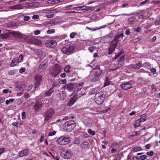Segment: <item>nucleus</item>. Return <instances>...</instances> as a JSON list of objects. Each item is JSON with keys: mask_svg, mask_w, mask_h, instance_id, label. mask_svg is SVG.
<instances>
[{"mask_svg": "<svg viewBox=\"0 0 160 160\" xmlns=\"http://www.w3.org/2000/svg\"><path fill=\"white\" fill-rule=\"evenodd\" d=\"M61 156L66 159H69L72 158L73 153L71 150L67 149L63 151L61 153Z\"/></svg>", "mask_w": 160, "mask_h": 160, "instance_id": "7", "label": "nucleus"}, {"mask_svg": "<svg viewBox=\"0 0 160 160\" xmlns=\"http://www.w3.org/2000/svg\"><path fill=\"white\" fill-rule=\"evenodd\" d=\"M88 132L92 136L94 135L96 133L94 131H92L90 129L88 130Z\"/></svg>", "mask_w": 160, "mask_h": 160, "instance_id": "37", "label": "nucleus"}, {"mask_svg": "<svg viewBox=\"0 0 160 160\" xmlns=\"http://www.w3.org/2000/svg\"><path fill=\"white\" fill-rule=\"evenodd\" d=\"M48 67V64L44 62L41 63L39 66L38 71L39 72H41L45 70Z\"/></svg>", "mask_w": 160, "mask_h": 160, "instance_id": "16", "label": "nucleus"}, {"mask_svg": "<svg viewBox=\"0 0 160 160\" xmlns=\"http://www.w3.org/2000/svg\"><path fill=\"white\" fill-rule=\"evenodd\" d=\"M23 8V6L20 4L19 5H14L12 7H11V9H22Z\"/></svg>", "mask_w": 160, "mask_h": 160, "instance_id": "28", "label": "nucleus"}, {"mask_svg": "<svg viewBox=\"0 0 160 160\" xmlns=\"http://www.w3.org/2000/svg\"><path fill=\"white\" fill-rule=\"evenodd\" d=\"M39 16L38 15L36 14L33 15L32 16V19H38L39 18Z\"/></svg>", "mask_w": 160, "mask_h": 160, "instance_id": "57", "label": "nucleus"}, {"mask_svg": "<svg viewBox=\"0 0 160 160\" xmlns=\"http://www.w3.org/2000/svg\"><path fill=\"white\" fill-rule=\"evenodd\" d=\"M25 40L31 44H34L38 46L40 45L41 42L39 40L31 36H27L25 38Z\"/></svg>", "mask_w": 160, "mask_h": 160, "instance_id": "5", "label": "nucleus"}, {"mask_svg": "<svg viewBox=\"0 0 160 160\" xmlns=\"http://www.w3.org/2000/svg\"><path fill=\"white\" fill-rule=\"evenodd\" d=\"M59 82L58 81H54L52 83V85L51 88L52 89L54 88L57 86L59 84Z\"/></svg>", "mask_w": 160, "mask_h": 160, "instance_id": "32", "label": "nucleus"}, {"mask_svg": "<svg viewBox=\"0 0 160 160\" xmlns=\"http://www.w3.org/2000/svg\"><path fill=\"white\" fill-rule=\"evenodd\" d=\"M84 83L83 82H80L79 83L74 85V91L78 92L84 86Z\"/></svg>", "mask_w": 160, "mask_h": 160, "instance_id": "13", "label": "nucleus"}, {"mask_svg": "<svg viewBox=\"0 0 160 160\" xmlns=\"http://www.w3.org/2000/svg\"><path fill=\"white\" fill-rule=\"evenodd\" d=\"M12 37L21 38V33L18 32H15L14 31H11V38H12Z\"/></svg>", "mask_w": 160, "mask_h": 160, "instance_id": "20", "label": "nucleus"}, {"mask_svg": "<svg viewBox=\"0 0 160 160\" xmlns=\"http://www.w3.org/2000/svg\"><path fill=\"white\" fill-rule=\"evenodd\" d=\"M74 144H79L80 143V141L77 138H75L73 141Z\"/></svg>", "mask_w": 160, "mask_h": 160, "instance_id": "43", "label": "nucleus"}, {"mask_svg": "<svg viewBox=\"0 0 160 160\" xmlns=\"http://www.w3.org/2000/svg\"><path fill=\"white\" fill-rule=\"evenodd\" d=\"M149 0H145L144 1L141 2L140 3V6H142L146 3H147L149 2Z\"/></svg>", "mask_w": 160, "mask_h": 160, "instance_id": "54", "label": "nucleus"}, {"mask_svg": "<svg viewBox=\"0 0 160 160\" xmlns=\"http://www.w3.org/2000/svg\"><path fill=\"white\" fill-rule=\"evenodd\" d=\"M133 152H136L140 151L141 150V148L140 147H134L132 148Z\"/></svg>", "mask_w": 160, "mask_h": 160, "instance_id": "38", "label": "nucleus"}, {"mask_svg": "<svg viewBox=\"0 0 160 160\" xmlns=\"http://www.w3.org/2000/svg\"><path fill=\"white\" fill-rule=\"evenodd\" d=\"M54 15L52 13L50 14L47 15H46V17L48 18H52L53 17Z\"/></svg>", "mask_w": 160, "mask_h": 160, "instance_id": "53", "label": "nucleus"}, {"mask_svg": "<svg viewBox=\"0 0 160 160\" xmlns=\"http://www.w3.org/2000/svg\"><path fill=\"white\" fill-rule=\"evenodd\" d=\"M26 69L24 68H21L19 70V72L22 73L25 71Z\"/></svg>", "mask_w": 160, "mask_h": 160, "instance_id": "60", "label": "nucleus"}, {"mask_svg": "<svg viewBox=\"0 0 160 160\" xmlns=\"http://www.w3.org/2000/svg\"><path fill=\"white\" fill-rule=\"evenodd\" d=\"M44 133H42L40 139V142H42L44 141Z\"/></svg>", "mask_w": 160, "mask_h": 160, "instance_id": "50", "label": "nucleus"}, {"mask_svg": "<svg viewBox=\"0 0 160 160\" xmlns=\"http://www.w3.org/2000/svg\"><path fill=\"white\" fill-rule=\"evenodd\" d=\"M102 72V71L100 68L96 69L94 72L95 76L96 77H99L100 76Z\"/></svg>", "mask_w": 160, "mask_h": 160, "instance_id": "24", "label": "nucleus"}, {"mask_svg": "<svg viewBox=\"0 0 160 160\" xmlns=\"http://www.w3.org/2000/svg\"><path fill=\"white\" fill-rule=\"evenodd\" d=\"M45 43L46 47L52 48L56 45L57 42L55 40H48L45 42Z\"/></svg>", "mask_w": 160, "mask_h": 160, "instance_id": "12", "label": "nucleus"}, {"mask_svg": "<svg viewBox=\"0 0 160 160\" xmlns=\"http://www.w3.org/2000/svg\"><path fill=\"white\" fill-rule=\"evenodd\" d=\"M67 83V80L66 79H62L61 80V83L62 84H66Z\"/></svg>", "mask_w": 160, "mask_h": 160, "instance_id": "62", "label": "nucleus"}, {"mask_svg": "<svg viewBox=\"0 0 160 160\" xmlns=\"http://www.w3.org/2000/svg\"><path fill=\"white\" fill-rule=\"evenodd\" d=\"M142 67L149 69L151 67V64L148 62H145L143 64L142 63Z\"/></svg>", "mask_w": 160, "mask_h": 160, "instance_id": "29", "label": "nucleus"}, {"mask_svg": "<svg viewBox=\"0 0 160 160\" xmlns=\"http://www.w3.org/2000/svg\"><path fill=\"white\" fill-rule=\"evenodd\" d=\"M16 60H17L15 59H14L12 60V62L11 63V66L14 67L16 65Z\"/></svg>", "mask_w": 160, "mask_h": 160, "instance_id": "36", "label": "nucleus"}, {"mask_svg": "<svg viewBox=\"0 0 160 160\" xmlns=\"http://www.w3.org/2000/svg\"><path fill=\"white\" fill-rule=\"evenodd\" d=\"M53 25L59 24L60 23L58 21L56 20H52Z\"/></svg>", "mask_w": 160, "mask_h": 160, "instance_id": "48", "label": "nucleus"}, {"mask_svg": "<svg viewBox=\"0 0 160 160\" xmlns=\"http://www.w3.org/2000/svg\"><path fill=\"white\" fill-rule=\"evenodd\" d=\"M30 18L29 16H25L23 18V20L24 21H28Z\"/></svg>", "mask_w": 160, "mask_h": 160, "instance_id": "51", "label": "nucleus"}, {"mask_svg": "<svg viewBox=\"0 0 160 160\" xmlns=\"http://www.w3.org/2000/svg\"><path fill=\"white\" fill-rule=\"evenodd\" d=\"M56 132L53 131V132H50L48 134V136H52L55 134Z\"/></svg>", "mask_w": 160, "mask_h": 160, "instance_id": "56", "label": "nucleus"}, {"mask_svg": "<svg viewBox=\"0 0 160 160\" xmlns=\"http://www.w3.org/2000/svg\"><path fill=\"white\" fill-rule=\"evenodd\" d=\"M71 68V66L70 65H67L64 68V71L66 72H70Z\"/></svg>", "mask_w": 160, "mask_h": 160, "instance_id": "30", "label": "nucleus"}, {"mask_svg": "<svg viewBox=\"0 0 160 160\" xmlns=\"http://www.w3.org/2000/svg\"><path fill=\"white\" fill-rule=\"evenodd\" d=\"M117 44L118 43L117 42H114L112 43V41L111 42L110 45L108 48L109 51L108 54L109 55L113 53L117 46Z\"/></svg>", "mask_w": 160, "mask_h": 160, "instance_id": "11", "label": "nucleus"}, {"mask_svg": "<svg viewBox=\"0 0 160 160\" xmlns=\"http://www.w3.org/2000/svg\"><path fill=\"white\" fill-rule=\"evenodd\" d=\"M75 48V47L74 46H71L68 48V55H69L72 54Z\"/></svg>", "mask_w": 160, "mask_h": 160, "instance_id": "27", "label": "nucleus"}, {"mask_svg": "<svg viewBox=\"0 0 160 160\" xmlns=\"http://www.w3.org/2000/svg\"><path fill=\"white\" fill-rule=\"evenodd\" d=\"M38 6L36 2H32L31 3H27L25 4V7L26 8L36 7Z\"/></svg>", "mask_w": 160, "mask_h": 160, "instance_id": "22", "label": "nucleus"}, {"mask_svg": "<svg viewBox=\"0 0 160 160\" xmlns=\"http://www.w3.org/2000/svg\"><path fill=\"white\" fill-rule=\"evenodd\" d=\"M43 106L42 102L40 101L37 102L33 107V109L34 110L35 112H37Z\"/></svg>", "mask_w": 160, "mask_h": 160, "instance_id": "14", "label": "nucleus"}, {"mask_svg": "<svg viewBox=\"0 0 160 160\" xmlns=\"http://www.w3.org/2000/svg\"><path fill=\"white\" fill-rule=\"evenodd\" d=\"M130 33V32L129 29H127L125 31V34L127 35H129Z\"/></svg>", "mask_w": 160, "mask_h": 160, "instance_id": "59", "label": "nucleus"}, {"mask_svg": "<svg viewBox=\"0 0 160 160\" xmlns=\"http://www.w3.org/2000/svg\"><path fill=\"white\" fill-rule=\"evenodd\" d=\"M106 96L105 92H99L97 93L95 95V102L98 105L102 104Z\"/></svg>", "mask_w": 160, "mask_h": 160, "instance_id": "1", "label": "nucleus"}, {"mask_svg": "<svg viewBox=\"0 0 160 160\" xmlns=\"http://www.w3.org/2000/svg\"><path fill=\"white\" fill-rule=\"evenodd\" d=\"M76 125V123L73 120L68 121L64 123L63 128L66 132H70L75 128Z\"/></svg>", "mask_w": 160, "mask_h": 160, "instance_id": "2", "label": "nucleus"}, {"mask_svg": "<svg viewBox=\"0 0 160 160\" xmlns=\"http://www.w3.org/2000/svg\"><path fill=\"white\" fill-rule=\"evenodd\" d=\"M42 75H40L39 73L35 75L34 78L35 82L38 84V85H39L42 82Z\"/></svg>", "mask_w": 160, "mask_h": 160, "instance_id": "15", "label": "nucleus"}, {"mask_svg": "<svg viewBox=\"0 0 160 160\" xmlns=\"http://www.w3.org/2000/svg\"><path fill=\"white\" fill-rule=\"evenodd\" d=\"M153 153H154V152H153V151H151L150 152H147V153H146V154L148 155H149L150 156H152Z\"/></svg>", "mask_w": 160, "mask_h": 160, "instance_id": "58", "label": "nucleus"}, {"mask_svg": "<svg viewBox=\"0 0 160 160\" xmlns=\"http://www.w3.org/2000/svg\"><path fill=\"white\" fill-rule=\"evenodd\" d=\"M123 53L122 51H121L118 52L117 54L116 55L115 57L113 59L115 60L118 58Z\"/></svg>", "mask_w": 160, "mask_h": 160, "instance_id": "33", "label": "nucleus"}, {"mask_svg": "<svg viewBox=\"0 0 160 160\" xmlns=\"http://www.w3.org/2000/svg\"><path fill=\"white\" fill-rule=\"evenodd\" d=\"M142 62H139L135 64H131L129 65V67L130 68L135 69H139L142 67Z\"/></svg>", "mask_w": 160, "mask_h": 160, "instance_id": "18", "label": "nucleus"}, {"mask_svg": "<svg viewBox=\"0 0 160 160\" xmlns=\"http://www.w3.org/2000/svg\"><path fill=\"white\" fill-rule=\"evenodd\" d=\"M67 93L65 91H59L57 93L56 96L57 98L60 100H64L67 98Z\"/></svg>", "mask_w": 160, "mask_h": 160, "instance_id": "10", "label": "nucleus"}, {"mask_svg": "<svg viewBox=\"0 0 160 160\" xmlns=\"http://www.w3.org/2000/svg\"><path fill=\"white\" fill-rule=\"evenodd\" d=\"M45 25L46 27H49L53 26L52 22V20L46 22L45 23Z\"/></svg>", "mask_w": 160, "mask_h": 160, "instance_id": "31", "label": "nucleus"}, {"mask_svg": "<svg viewBox=\"0 0 160 160\" xmlns=\"http://www.w3.org/2000/svg\"><path fill=\"white\" fill-rule=\"evenodd\" d=\"M30 96V94L28 93H25L24 94V97L26 99L28 98Z\"/></svg>", "mask_w": 160, "mask_h": 160, "instance_id": "55", "label": "nucleus"}, {"mask_svg": "<svg viewBox=\"0 0 160 160\" xmlns=\"http://www.w3.org/2000/svg\"><path fill=\"white\" fill-rule=\"evenodd\" d=\"M132 81L130 80L121 84V86L123 89L127 90L130 89L132 87Z\"/></svg>", "mask_w": 160, "mask_h": 160, "instance_id": "9", "label": "nucleus"}, {"mask_svg": "<svg viewBox=\"0 0 160 160\" xmlns=\"http://www.w3.org/2000/svg\"><path fill=\"white\" fill-rule=\"evenodd\" d=\"M62 52L64 53H66L68 55V48L66 47H63L62 49Z\"/></svg>", "mask_w": 160, "mask_h": 160, "instance_id": "39", "label": "nucleus"}, {"mask_svg": "<svg viewBox=\"0 0 160 160\" xmlns=\"http://www.w3.org/2000/svg\"><path fill=\"white\" fill-rule=\"evenodd\" d=\"M40 33V31L38 30L35 31L34 32V34L35 35H38Z\"/></svg>", "mask_w": 160, "mask_h": 160, "instance_id": "64", "label": "nucleus"}, {"mask_svg": "<svg viewBox=\"0 0 160 160\" xmlns=\"http://www.w3.org/2000/svg\"><path fill=\"white\" fill-rule=\"evenodd\" d=\"M147 158V157L146 155H144L142 156H140V159L142 160H144L146 159Z\"/></svg>", "mask_w": 160, "mask_h": 160, "instance_id": "46", "label": "nucleus"}, {"mask_svg": "<svg viewBox=\"0 0 160 160\" xmlns=\"http://www.w3.org/2000/svg\"><path fill=\"white\" fill-rule=\"evenodd\" d=\"M140 40V38H136L132 40V42L135 43L139 42Z\"/></svg>", "mask_w": 160, "mask_h": 160, "instance_id": "52", "label": "nucleus"}, {"mask_svg": "<svg viewBox=\"0 0 160 160\" xmlns=\"http://www.w3.org/2000/svg\"><path fill=\"white\" fill-rule=\"evenodd\" d=\"M56 74L58 75L60 72V67H58L57 70L53 72Z\"/></svg>", "mask_w": 160, "mask_h": 160, "instance_id": "40", "label": "nucleus"}, {"mask_svg": "<svg viewBox=\"0 0 160 160\" xmlns=\"http://www.w3.org/2000/svg\"><path fill=\"white\" fill-rule=\"evenodd\" d=\"M74 84L72 83L66 84L63 88L66 90L69 91L71 92L73 89L74 90Z\"/></svg>", "mask_w": 160, "mask_h": 160, "instance_id": "19", "label": "nucleus"}, {"mask_svg": "<svg viewBox=\"0 0 160 160\" xmlns=\"http://www.w3.org/2000/svg\"><path fill=\"white\" fill-rule=\"evenodd\" d=\"M89 145V143L88 142L85 141L82 143L81 147L82 149H85L88 148Z\"/></svg>", "mask_w": 160, "mask_h": 160, "instance_id": "26", "label": "nucleus"}, {"mask_svg": "<svg viewBox=\"0 0 160 160\" xmlns=\"http://www.w3.org/2000/svg\"><path fill=\"white\" fill-rule=\"evenodd\" d=\"M70 141V140L69 138L62 136L57 139V142L60 145H64L69 143Z\"/></svg>", "mask_w": 160, "mask_h": 160, "instance_id": "6", "label": "nucleus"}, {"mask_svg": "<svg viewBox=\"0 0 160 160\" xmlns=\"http://www.w3.org/2000/svg\"><path fill=\"white\" fill-rule=\"evenodd\" d=\"M51 88L48 90L46 91L44 93V96L46 97H49L50 96L53 92V90H52Z\"/></svg>", "mask_w": 160, "mask_h": 160, "instance_id": "25", "label": "nucleus"}, {"mask_svg": "<svg viewBox=\"0 0 160 160\" xmlns=\"http://www.w3.org/2000/svg\"><path fill=\"white\" fill-rule=\"evenodd\" d=\"M23 60V56L22 55H19L18 58V62H22Z\"/></svg>", "mask_w": 160, "mask_h": 160, "instance_id": "44", "label": "nucleus"}, {"mask_svg": "<svg viewBox=\"0 0 160 160\" xmlns=\"http://www.w3.org/2000/svg\"><path fill=\"white\" fill-rule=\"evenodd\" d=\"M77 96L74 95L70 99L68 104V106L70 107L73 105L75 102V101L77 99Z\"/></svg>", "mask_w": 160, "mask_h": 160, "instance_id": "21", "label": "nucleus"}, {"mask_svg": "<svg viewBox=\"0 0 160 160\" xmlns=\"http://www.w3.org/2000/svg\"><path fill=\"white\" fill-rule=\"evenodd\" d=\"M29 152V150L28 149H25L20 152L18 155H17V151H15V152L11 155V157H12V159L15 160L18 158V156L19 157H21L26 156L28 155Z\"/></svg>", "mask_w": 160, "mask_h": 160, "instance_id": "4", "label": "nucleus"}, {"mask_svg": "<svg viewBox=\"0 0 160 160\" xmlns=\"http://www.w3.org/2000/svg\"><path fill=\"white\" fill-rule=\"evenodd\" d=\"M109 83H110V82L109 81V79L107 77L106 78L104 87H105L109 85Z\"/></svg>", "mask_w": 160, "mask_h": 160, "instance_id": "34", "label": "nucleus"}, {"mask_svg": "<svg viewBox=\"0 0 160 160\" xmlns=\"http://www.w3.org/2000/svg\"><path fill=\"white\" fill-rule=\"evenodd\" d=\"M125 59V55H123L120 57L118 60V62L123 61Z\"/></svg>", "mask_w": 160, "mask_h": 160, "instance_id": "42", "label": "nucleus"}, {"mask_svg": "<svg viewBox=\"0 0 160 160\" xmlns=\"http://www.w3.org/2000/svg\"><path fill=\"white\" fill-rule=\"evenodd\" d=\"M55 32V31L54 29H52L51 30H49L47 31L48 34H51L54 33Z\"/></svg>", "mask_w": 160, "mask_h": 160, "instance_id": "47", "label": "nucleus"}, {"mask_svg": "<svg viewBox=\"0 0 160 160\" xmlns=\"http://www.w3.org/2000/svg\"><path fill=\"white\" fill-rule=\"evenodd\" d=\"M76 10H86L87 12H89L92 11L94 9L92 7H89L86 6H81L74 7L73 8Z\"/></svg>", "mask_w": 160, "mask_h": 160, "instance_id": "8", "label": "nucleus"}, {"mask_svg": "<svg viewBox=\"0 0 160 160\" xmlns=\"http://www.w3.org/2000/svg\"><path fill=\"white\" fill-rule=\"evenodd\" d=\"M26 86L24 84H21L18 85L16 87V90L18 91H22L25 89Z\"/></svg>", "mask_w": 160, "mask_h": 160, "instance_id": "23", "label": "nucleus"}, {"mask_svg": "<svg viewBox=\"0 0 160 160\" xmlns=\"http://www.w3.org/2000/svg\"><path fill=\"white\" fill-rule=\"evenodd\" d=\"M147 118V117L146 114H144L141 115L140 118L142 119V121L144 122L146 120Z\"/></svg>", "mask_w": 160, "mask_h": 160, "instance_id": "35", "label": "nucleus"}, {"mask_svg": "<svg viewBox=\"0 0 160 160\" xmlns=\"http://www.w3.org/2000/svg\"><path fill=\"white\" fill-rule=\"evenodd\" d=\"M77 34L76 32H72L70 35V37L71 38H74L75 36Z\"/></svg>", "mask_w": 160, "mask_h": 160, "instance_id": "45", "label": "nucleus"}, {"mask_svg": "<svg viewBox=\"0 0 160 160\" xmlns=\"http://www.w3.org/2000/svg\"><path fill=\"white\" fill-rule=\"evenodd\" d=\"M55 113L54 109L52 108H47L43 113L45 121H48L52 118Z\"/></svg>", "mask_w": 160, "mask_h": 160, "instance_id": "3", "label": "nucleus"}, {"mask_svg": "<svg viewBox=\"0 0 160 160\" xmlns=\"http://www.w3.org/2000/svg\"><path fill=\"white\" fill-rule=\"evenodd\" d=\"M99 79V78L98 77H95V78H92L91 79V81L92 82H95L97 81Z\"/></svg>", "mask_w": 160, "mask_h": 160, "instance_id": "49", "label": "nucleus"}, {"mask_svg": "<svg viewBox=\"0 0 160 160\" xmlns=\"http://www.w3.org/2000/svg\"><path fill=\"white\" fill-rule=\"evenodd\" d=\"M123 34L122 33L120 34H118L115 37L114 39L112 41V43L114 42H117L120 41L121 39L123 38Z\"/></svg>", "mask_w": 160, "mask_h": 160, "instance_id": "17", "label": "nucleus"}, {"mask_svg": "<svg viewBox=\"0 0 160 160\" xmlns=\"http://www.w3.org/2000/svg\"><path fill=\"white\" fill-rule=\"evenodd\" d=\"M22 119H24L26 118V113L25 112H23L22 114Z\"/></svg>", "mask_w": 160, "mask_h": 160, "instance_id": "63", "label": "nucleus"}, {"mask_svg": "<svg viewBox=\"0 0 160 160\" xmlns=\"http://www.w3.org/2000/svg\"><path fill=\"white\" fill-rule=\"evenodd\" d=\"M5 100L4 98L0 97V104L4 102Z\"/></svg>", "mask_w": 160, "mask_h": 160, "instance_id": "61", "label": "nucleus"}, {"mask_svg": "<svg viewBox=\"0 0 160 160\" xmlns=\"http://www.w3.org/2000/svg\"><path fill=\"white\" fill-rule=\"evenodd\" d=\"M155 24L156 25H158L160 24V18H157L155 21Z\"/></svg>", "mask_w": 160, "mask_h": 160, "instance_id": "41", "label": "nucleus"}]
</instances>
